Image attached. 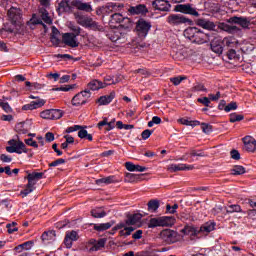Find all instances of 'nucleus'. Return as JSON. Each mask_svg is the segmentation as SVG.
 <instances>
[{"instance_id": "f257e3e1", "label": "nucleus", "mask_w": 256, "mask_h": 256, "mask_svg": "<svg viewBox=\"0 0 256 256\" xmlns=\"http://www.w3.org/2000/svg\"><path fill=\"white\" fill-rule=\"evenodd\" d=\"M184 36L186 37V39H189L192 43H196L197 45L209 43V37H211V35L203 32L197 27H188L184 31Z\"/></svg>"}, {"instance_id": "ea45409f", "label": "nucleus", "mask_w": 256, "mask_h": 256, "mask_svg": "<svg viewBox=\"0 0 256 256\" xmlns=\"http://www.w3.org/2000/svg\"><path fill=\"white\" fill-rule=\"evenodd\" d=\"M69 29H70V31H72V32H70L71 35H75V37H79V35H81V33H83V29L73 23H70Z\"/></svg>"}, {"instance_id": "ddd939ff", "label": "nucleus", "mask_w": 256, "mask_h": 256, "mask_svg": "<svg viewBox=\"0 0 256 256\" xmlns=\"http://www.w3.org/2000/svg\"><path fill=\"white\" fill-rule=\"evenodd\" d=\"M154 11H163L169 13L171 11V3L167 0H154L152 1Z\"/></svg>"}, {"instance_id": "7c9ffc66", "label": "nucleus", "mask_w": 256, "mask_h": 256, "mask_svg": "<svg viewBox=\"0 0 256 256\" xmlns=\"http://www.w3.org/2000/svg\"><path fill=\"white\" fill-rule=\"evenodd\" d=\"M216 226L217 223L214 221H208L199 228V231L200 233H211V231H215Z\"/></svg>"}, {"instance_id": "9d476101", "label": "nucleus", "mask_w": 256, "mask_h": 256, "mask_svg": "<svg viewBox=\"0 0 256 256\" xmlns=\"http://www.w3.org/2000/svg\"><path fill=\"white\" fill-rule=\"evenodd\" d=\"M173 221H175V219L171 216L152 218L148 223V227L149 229H155V227H169V225H172Z\"/></svg>"}, {"instance_id": "e433bc0d", "label": "nucleus", "mask_w": 256, "mask_h": 256, "mask_svg": "<svg viewBox=\"0 0 256 256\" xmlns=\"http://www.w3.org/2000/svg\"><path fill=\"white\" fill-rule=\"evenodd\" d=\"M159 207H161L159 200L152 199L148 202V211H150V213H157Z\"/></svg>"}, {"instance_id": "20e7f679", "label": "nucleus", "mask_w": 256, "mask_h": 256, "mask_svg": "<svg viewBox=\"0 0 256 256\" xmlns=\"http://www.w3.org/2000/svg\"><path fill=\"white\" fill-rule=\"evenodd\" d=\"M230 25H238L242 29H249L251 25H256L255 18L245 16H232L227 20Z\"/></svg>"}, {"instance_id": "774afa93", "label": "nucleus", "mask_w": 256, "mask_h": 256, "mask_svg": "<svg viewBox=\"0 0 256 256\" xmlns=\"http://www.w3.org/2000/svg\"><path fill=\"white\" fill-rule=\"evenodd\" d=\"M79 129H82L81 125L70 126L65 130V133H75V131H79Z\"/></svg>"}, {"instance_id": "de8ad7c7", "label": "nucleus", "mask_w": 256, "mask_h": 256, "mask_svg": "<svg viewBox=\"0 0 256 256\" xmlns=\"http://www.w3.org/2000/svg\"><path fill=\"white\" fill-rule=\"evenodd\" d=\"M35 189V186H29V183L26 184V188L21 190L20 195H22V197H27V195H29L30 193H33Z\"/></svg>"}, {"instance_id": "37998d69", "label": "nucleus", "mask_w": 256, "mask_h": 256, "mask_svg": "<svg viewBox=\"0 0 256 256\" xmlns=\"http://www.w3.org/2000/svg\"><path fill=\"white\" fill-rule=\"evenodd\" d=\"M120 27H123V29H131L133 27V20L124 17L122 22H120Z\"/></svg>"}, {"instance_id": "e2e57ef3", "label": "nucleus", "mask_w": 256, "mask_h": 256, "mask_svg": "<svg viewBox=\"0 0 256 256\" xmlns=\"http://www.w3.org/2000/svg\"><path fill=\"white\" fill-rule=\"evenodd\" d=\"M20 245L23 250L25 249L26 251H29V249H31V247H33V245H35V242L33 240H30V241H26Z\"/></svg>"}, {"instance_id": "864d4df0", "label": "nucleus", "mask_w": 256, "mask_h": 256, "mask_svg": "<svg viewBox=\"0 0 256 256\" xmlns=\"http://www.w3.org/2000/svg\"><path fill=\"white\" fill-rule=\"evenodd\" d=\"M65 237L70 238L71 241H77L79 239V234H77V231L72 230L70 232H66Z\"/></svg>"}, {"instance_id": "8fccbe9b", "label": "nucleus", "mask_w": 256, "mask_h": 256, "mask_svg": "<svg viewBox=\"0 0 256 256\" xmlns=\"http://www.w3.org/2000/svg\"><path fill=\"white\" fill-rule=\"evenodd\" d=\"M227 57L230 61H232V59H239V55L237 54V51L233 48L228 49Z\"/></svg>"}, {"instance_id": "f03ea898", "label": "nucleus", "mask_w": 256, "mask_h": 256, "mask_svg": "<svg viewBox=\"0 0 256 256\" xmlns=\"http://www.w3.org/2000/svg\"><path fill=\"white\" fill-rule=\"evenodd\" d=\"M77 19L79 25L85 27V29H90V31H99L100 33L105 32V26L101 25L89 16H78Z\"/></svg>"}, {"instance_id": "09e8293b", "label": "nucleus", "mask_w": 256, "mask_h": 256, "mask_svg": "<svg viewBox=\"0 0 256 256\" xmlns=\"http://www.w3.org/2000/svg\"><path fill=\"white\" fill-rule=\"evenodd\" d=\"M178 209H179V204H174L173 206H171L170 204L166 205V213H170V215H175Z\"/></svg>"}, {"instance_id": "423d86ee", "label": "nucleus", "mask_w": 256, "mask_h": 256, "mask_svg": "<svg viewBox=\"0 0 256 256\" xmlns=\"http://www.w3.org/2000/svg\"><path fill=\"white\" fill-rule=\"evenodd\" d=\"M8 145L9 146L6 147L7 153H17L18 155H21V153H29V149H27L23 141L10 139Z\"/></svg>"}, {"instance_id": "5fc2aeb1", "label": "nucleus", "mask_w": 256, "mask_h": 256, "mask_svg": "<svg viewBox=\"0 0 256 256\" xmlns=\"http://www.w3.org/2000/svg\"><path fill=\"white\" fill-rule=\"evenodd\" d=\"M67 161L63 158H59L51 163L48 164L49 167H59V165H65Z\"/></svg>"}, {"instance_id": "6e6d98bb", "label": "nucleus", "mask_w": 256, "mask_h": 256, "mask_svg": "<svg viewBox=\"0 0 256 256\" xmlns=\"http://www.w3.org/2000/svg\"><path fill=\"white\" fill-rule=\"evenodd\" d=\"M82 128H80L78 130V137L79 139H85L87 137V135L89 134V132H87V126H81Z\"/></svg>"}, {"instance_id": "4c0bfd02", "label": "nucleus", "mask_w": 256, "mask_h": 256, "mask_svg": "<svg viewBox=\"0 0 256 256\" xmlns=\"http://www.w3.org/2000/svg\"><path fill=\"white\" fill-rule=\"evenodd\" d=\"M124 16L121 13H114L110 15L109 23L110 25H115V23L121 24Z\"/></svg>"}, {"instance_id": "3c124183", "label": "nucleus", "mask_w": 256, "mask_h": 256, "mask_svg": "<svg viewBox=\"0 0 256 256\" xmlns=\"http://www.w3.org/2000/svg\"><path fill=\"white\" fill-rule=\"evenodd\" d=\"M52 112V120L61 119L63 117V111L59 109H51Z\"/></svg>"}, {"instance_id": "f3484780", "label": "nucleus", "mask_w": 256, "mask_h": 256, "mask_svg": "<svg viewBox=\"0 0 256 256\" xmlns=\"http://www.w3.org/2000/svg\"><path fill=\"white\" fill-rule=\"evenodd\" d=\"M33 123L31 120H26L24 122H20L15 126V130L19 135H27L29 131H31Z\"/></svg>"}, {"instance_id": "b1692460", "label": "nucleus", "mask_w": 256, "mask_h": 256, "mask_svg": "<svg viewBox=\"0 0 256 256\" xmlns=\"http://www.w3.org/2000/svg\"><path fill=\"white\" fill-rule=\"evenodd\" d=\"M56 11L58 13H71V11H73V8L71 7V2L69 0H61L58 3Z\"/></svg>"}, {"instance_id": "680f3d73", "label": "nucleus", "mask_w": 256, "mask_h": 256, "mask_svg": "<svg viewBox=\"0 0 256 256\" xmlns=\"http://www.w3.org/2000/svg\"><path fill=\"white\" fill-rule=\"evenodd\" d=\"M153 135V130L146 129L141 133V137L144 141H147Z\"/></svg>"}, {"instance_id": "c9c22d12", "label": "nucleus", "mask_w": 256, "mask_h": 256, "mask_svg": "<svg viewBox=\"0 0 256 256\" xmlns=\"http://www.w3.org/2000/svg\"><path fill=\"white\" fill-rule=\"evenodd\" d=\"M39 13L41 15V20L44 21V23H47V25H51L53 23V20H51V17L49 16V12L45 8H41L39 10Z\"/></svg>"}, {"instance_id": "c756f323", "label": "nucleus", "mask_w": 256, "mask_h": 256, "mask_svg": "<svg viewBox=\"0 0 256 256\" xmlns=\"http://www.w3.org/2000/svg\"><path fill=\"white\" fill-rule=\"evenodd\" d=\"M143 177V174L126 173L125 181L126 183H139V181H143Z\"/></svg>"}, {"instance_id": "338daca9", "label": "nucleus", "mask_w": 256, "mask_h": 256, "mask_svg": "<svg viewBox=\"0 0 256 256\" xmlns=\"http://www.w3.org/2000/svg\"><path fill=\"white\" fill-rule=\"evenodd\" d=\"M230 155L231 159H234L235 161H239V159H241V154L236 149L230 151Z\"/></svg>"}, {"instance_id": "5701e85b", "label": "nucleus", "mask_w": 256, "mask_h": 256, "mask_svg": "<svg viewBox=\"0 0 256 256\" xmlns=\"http://www.w3.org/2000/svg\"><path fill=\"white\" fill-rule=\"evenodd\" d=\"M113 183H119V181L117 180V176L115 175H110V176L95 180V184L98 185L99 187H103V185H111Z\"/></svg>"}, {"instance_id": "49530a36", "label": "nucleus", "mask_w": 256, "mask_h": 256, "mask_svg": "<svg viewBox=\"0 0 256 256\" xmlns=\"http://www.w3.org/2000/svg\"><path fill=\"white\" fill-rule=\"evenodd\" d=\"M31 25H42L45 27V23H43V20L39 17H37V14H33L32 18L30 19Z\"/></svg>"}, {"instance_id": "0eeeda50", "label": "nucleus", "mask_w": 256, "mask_h": 256, "mask_svg": "<svg viewBox=\"0 0 256 256\" xmlns=\"http://www.w3.org/2000/svg\"><path fill=\"white\" fill-rule=\"evenodd\" d=\"M173 11L182 15H191V17H199L200 15L195 5L191 3L177 4L174 6Z\"/></svg>"}, {"instance_id": "2f4dec72", "label": "nucleus", "mask_w": 256, "mask_h": 256, "mask_svg": "<svg viewBox=\"0 0 256 256\" xmlns=\"http://www.w3.org/2000/svg\"><path fill=\"white\" fill-rule=\"evenodd\" d=\"M112 225H115V222L110 221L107 223L93 224V229L94 231H98V233H101L103 231L111 229Z\"/></svg>"}, {"instance_id": "7ed1b4c3", "label": "nucleus", "mask_w": 256, "mask_h": 256, "mask_svg": "<svg viewBox=\"0 0 256 256\" xmlns=\"http://www.w3.org/2000/svg\"><path fill=\"white\" fill-rule=\"evenodd\" d=\"M170 27H182V25H193V20L183 14H170L166 18Z\"/></svg>"}, {"instance_id": "13d9d810", "label": "nucleus", "mask_w": 256, "mask_h": 256, "mask_svg": "<svg viewBox=\"0 0 256 256\" xmlns=\"http://www.w3.org/2000/svg\"><path fill=\"white\" fill-rule=\"evenodd\" d=\"M190 155L191 157H207L203 150H191Z\"/></svg>"}, {"instance_id": "052dcab7", "label": "nucleus", "mask_w": 256, "mask_h": 256, "mask_svg": "<svg viewBox=\"0 0 256 256\" xmlns=\"http://www.w3.org/2000/svg\"><path fill=\"white\" fill-rule=\"evenodd\" d=\"M235 110H237V102H230L225 107L226 113H229L230 111H235Z\"/></svg>"}, {"instance_id": "4be33fe9", "label": "nucleus", "mask_w": 256, "mask_h": 256, "mask_svg": "<svg viewBox=\"0 0 256 256\" xmlns=\"http://www.w3.org/2000/svg\"><path fill=\"white\" fill-rule=\"evenodd\" d=\"M196 23L198 27H202V29H207L208 31H217V25L207 19H198Z\"/></svg>"}, {"instance_id": "79ce46f5", "label": "nucleus", "mask_w": 256, "mask_h": 256, "mask_svg": "<svg viewBox=\"0 0 256 256\" xmlns=\"http://www.w3.org/2000/svg\"><path fill=\"white\" fill-rule=\"evenodd\" d=\"M232 175H245L247 171L245 170V167L241 165H235L233 169L231 170Z\"/></svg>"}, {"instance_id": "c85d7f7f", "label": "nucleus", "mask_w": 256, "mask_h": 256, "mask_svg": "<svg viewBox=\"0 0 256 256\" xmlns=\"http://www.w3.org/2000/svg\"><path fill=\"white\" fill-rule=\"evenodd\" d=\"M7 15L9 19L12 21V23H16V21L21 19V11L15 7H11L8 10Z\"/></svg>"}, {"instance_id": "a211bd4d", "label": "nucleus", "mask_w": 256, "mask_h": 256, "mask_svg": "<svg viewBox=\"0 0 256 256\" xmlns=\"http://www.w3.org/2000/svg\"><path fill=\"white\" fill-rule=\"evenodd\" d=\"M105 87H107V83L94 79L87 84L85 89L88 93H91V91H99V89H105Z\"/></svg>"}, {"instance_id": "4d7b16f0", "label": "nucleus", "mask_w": 256, "mask_h": 256, "mask_svg": "<svg viewBox=\"0 0 256 256\" xmlns=\"http://www.w3.org/2000/svg\"><path fill=\"white\" fill-rule=\"evenodd\" d=\"M31 103L34 109H39L40 107H43V105H45L46 102L44 99H37L35 101H31Z\"/></svg>"}, {"instance_id": "0e129e2a", "label": "nucleus", "mask_w": 256, "mask_h": 256, "mask_svg": "<svg viewBox=\"0 0 256 256\" xmlns=\"http://www.w3.org/2000/svg\"><path fill=\"white\" fill-rule=\"evenodd\" d=\"M6 228L8 229V233H15V231H18L19 229L17 228V223L13 222L12 224H7Z\"/></svg>"}, {"instance_id": "9b49d317", "label": "nucleus", "mask_w": 256, "mask_h": 256, "mask_svg": "<svg viewBox=\"0 0 256 256\" xmlns=\"http://www.w3.org/2000/svg\"><path fill=\"white\" fill-rule=\"evenodd\" d=\"M160 237L162 241H164V243H167L168 245H172V243H177V241L181 239L179 233L171 229L162 230L160 233Z\"/></svg>"}, {"instance_id": "2eb2a0df", "label": "nucleus", "mask_w": 256, "mask_h": 256, "mask_svg": "<svg viewBox=\"0 0 256 256\" xmlns=\"http://www.w3.org/2000/svg\"><path fill=\"white\" fill-rule=\"evenodd\" d=\"M62 43H65L67 47H72V49H75V47H79V42L77 41V36L75 34H71L69 32L64 33L62 35Z\"/></svg>"}, {"instance_id": "cd10ccee", "label": "nucleus", "mask_w": 256, "mask_h": 256, "mask_svg": "<svg viewBox=\"0 0 256 256\" xmlns=\"http://www.w3.org/2000/svg\"><path fill=\"white\" fill-rule=\"evenodd\" d=\"M115 99V91L110 92L109 95H104L100 96L97 100L96 103L99 105H109Z\"/></svg>"}, {"instance_id": "a878e982", "label": "nucleus", "mask_w": 256, "mask_h": 256, "mask_svg": "<svg viewBox=\"0 0 256 256\" xmlns=\"http://www.w3.org/2000/svg\"><path fill=\"white\" fill-rule=\"evenodd\" d=\"M55 237H57L55 230L46 231L41 236L42 243H44V245H49V243H53V241H55Z\"/></svg>"}, {"instance_id": "393cba45", "label": "nucleus", "mask_w": 256, "mask_h": 256, "mask_svg": "<svg viewBox=\"0 0 256 256\" xmlns=\"http://www.w3.org/2000/svg\"><path fill=\"white\" fill-rule=\"evenodd\" d=\"M181 233H183V235H189L190 237H197V235L200 233V230L193 225L186 224L181 230Z\"/></svg>"}, {"instance_id": "412c9836", "label": "nucleus", "mask_w": 256, "mask_h": 256, "mask_svg": "<svg viewBox=\"0 0 256 256\" xmlns=\"http://www.w3.org/2000/svg\"><path fill=\"white\" fill-rule=\"evenodd\" d=\"M217 28L221 29V31H226V33H231L232 35L235 33H241V28L235 25H229L225 22L218 23Z\"/></svg>"}, {"instance_id": "69168bd1", "label": "nucleus", "mask_w": 256, "mask_h": 256, "mask_svg": "<svg viewBox=\"0 0 256 256\" xmlns=\"http://www.w3.org/2000/svg\"><path fill=\"white\" fill-rule=\"evenodd\" d=\"M40 117L42 119H52V112L51 109L49 110H44L40 113Z\"/></svg>"}, {"instance_id": "473e14b6", "label": "nucleus", "mask_w": 256, "mask_h": 256, "mask_svg": "<svg viewBox=\"0 0 256 256\" xmlns=\"http://www.w3.org/2000/svg\"><path fill=\"white\" fill-rule=\"evenodd\" d=\"M211 47V51H213V53H216L217 55H221L223 53V44L222 42H217V41H213L210 44Z\"/></svg>"}, {"instance_id": "603ef678", "label": "nucleus", "mask_w": 256, "mask_h": 256, "mask_svg": "<svg viewBox=\"0 0 256 256\" xmlns=\"http://www.w3.org/2000/svg\"><path fill=\"white\" fill-rule=\"evenodd\" d=\"M185 79H187V77L185 76H176V77L170 78V81L173 83V85L177 86V85H181V82L185 81Z\"/></svg>"}, {"instance_id": "a19ab883", "label": "nucleus", "mask_w": 256, "mask_h": 256, "mask_svg": "<svg viewBox=\"0 0 256 256\" xmlns=\"http://www.w3.org/2000/svg\"><path fill=\"white\" fill-rule=\"evenodd\" d=\"M222 47L225 49V47H227V49H233V47H235V45H237L233 39L231 38H224L222 41Z\"/></svg>"}, {"instance_id": "bb28decb", "label": "nucleus", "mask_w": 256, "mask_h": 256, "mask_svg": "<svg viewBox=\"0 0 256 256\" xmlns=\"http://www.w3.org/2000/svg\"><path fill=\"white\" fill-rule=\"evenodd\" d=\"M143 215L141 213L128 214L127 219L125 220L126 225H137L141 222Z\"/></svg>"}, {"instance_id": "bf43d9fd", "label": "nucleus", "mask_w": 256, "mask_h": 256, "mask_svg": "<svg viewBox=\"0 0 256 256\" xmlns=\"http://www.w3.org/2000/svg\"><path fill=\"white\" fill-rule=\"evenodd\" d=\"M197 102L204 105V107H211V101L209 100L208 97L198 98Z\"/></svg>"}, {"instance_id": "aec40b11", "label": "nucleus", "mask_w": 256, "mask_h": 256, "mask_svg": "<svg viewBox=\"0 0 256 256\" xmlns=\"http://www.w3.org/2000/svg\"><path fill=\"white\" fill-rule=\"evenodd\" d=\"M242 141L244 143L245 149L249 153H255V151H256V140H255V138H253V136H245L244 138H242Z\"/></svg>"}, {"instance_id": "1a4fd4ad", "label": "nucleus", "mask_w": 256, "mask_h": 256, "mask_svg": "<svg viewBox=\"0 0 256 256\" xmlns=\"http://www.w3.org/2000/svg\"><path fill=\"white\" fill-rule=\"evenodd\" d=\"M91 92H88L86 89L77 93L71 100L73 107H81V105H87L89 99H91Z\"/></svg>"}, {"instance_id": "58836bf2", "label": "nucleus", "mask_w": 256, "mask_h": 256, "mask_svg": "<svg viewBox=\"0 0 256 256\" xmlns=\"http://www.w3.org/2000/svg\"><path fill=\"white\" fill-rule=\"evenodd\" d=\"M170 173H177V171H185V164H170L168 166Z\"/></svg>"}, {"instance_id": "f704fd0d", "label": "nucleus", "mask_w": 256, "mask_h": 256, "mask_svg": "<svg viewBox=\"0 0 256 256\" xmlns=\"http://www.w3.org/2000/svg\"><path fill=\"white\" fill-rule=\"evenodd\" d=\"M226 213H228V215L233 213H243V209L238 204H231L226 207Z\"/></svg>"}, {"instance_id": "6e6552de", "label": "nucleus", "mask_w": 256, "mask_h": 256, "mask_svg": "<svg viewBox=\"0 0 256 256\" xmlns=\"http://www.w3.org/2000/svg\"><path fill=\"white\" fill-rule=\"evenodd\" d=\"M106 243H107L106 238H100L98 240L95 238H92L86 242L85 249L86 251H88V253H95L105 248Z\"/></svg>"}, {"instance_id": "a18cd8bd", "label": "nucleus", "mask_w": 256, "mask_h": 256, "mask_svg": "<svg viewBox=\"0 0 256 256\" xmlns=\"http://www.w3.org/2000/svg\"><path fill=\"white\" fill-rule=\"evenodd\" d=\"M201 130L206 134L210 135V133H213V126L211 124L202 122L201 123Z\"/></svg>"}, {"instance_id": "f8f14e48", "label": "nucleus", "mask_w": 256, "mask_h": 256, "mask_svg": "<svg viewBox=\"0 0 256 256\" xmlns=\"http://www.w3.org/2000/svg\"><path fill=\"white\" fill-rule=\"evenodd\" d=\"M128 15L135 16V15H141L145 16L147 13H149V9H147V6L145 4H137L134 6H129L127 9Z\"/></svg>"}, {"instance_id": "39448f33", "label": "nucleus", "mask_w": 256, "mask_h": 256, "mask_svg": "<svg viewBox=\"0 0 256 256\" xmlns=\"http://www.w3.org/2000/svg\"><path fill=\"white\" fill-rule=\"evenodd\" d=\"M151 22L145 20V18H139L136 22L135 33L138 35L140 39H145L147 35H149V31H151Z\"/></svg>"}, {"instance_id": "c03bdc74", "label": "nucleus", "mask_w": 256, "mask_h": 256, "mask_svg": "<svg viewBox=\"0 0 256 256\" xmlns=\"http://www.w3.org/2000/svg\"><path fill=\"white\" fill-rule=\"evenodd\" d=\"M243 119H245V116L242 114L231 113L229 121L230 123H237L239 121H243Z\"/></svg>"}, {"instance_id": "4468645a", "label": "nucleus", "mask_w": 256, "mask_h": 256, "mask_svg": "<svg viewBox=\"0 0 256 256\" xmlns=\"http://www.w3.org/2000/svg\"><path fill=\"white\" fill-rule=\"evenodd\" d=\"M45 177V172H32L28 173L24 179L28 181V187H35L37 185V181H41Z\"/></svg>"}, {"instance_id": "dca6fc26", "label": "nucleus", "mask_w": 256, "mask_h": 256, "mask_svg": "<svg viewBox=\"0 0 256 256\" xmlns=\"http://www.w3.org/2000/svg\"><path fill=\"white\" fill-rule=\"evenodd\" d=\"M116 9H117V4L113 2H109L104 6L99 7L96 10V13L97 15H103V17H105V15L107 16V15H111V13H114Z\"/></svg>"}, {"instance_id": "6ab92c4d", "label": "nucleus", "mask_w": 256, "mask_h": 256, "mask_svg": "<svg viewBox=\"0 0 256 256\" xmlns=\"http://www.w3.org/2000/svg\"><path fill=\"white\" fill-rule=\"evenodd\" d=\"M71 5L73 7H76L78 11H85V13H91L93 12V7L90 3L83 2L81 0H73Z\"/></svg>"}, {"instance_id": "72a5a7b5", "label": "nucleus", "mask_w": 256, "mask_h": 256, "mask_svg": "<svg viewBox=\"0 0 256 256\" xmlns=\"http://www.w3.org/2000/svg\"><path fill=\"white\" fill-rule=\"evenodd\" d=\"M91 215L94 219H103V217H107V212L103 208H94L91 210Z\"/></svg>"}]
</instances>
